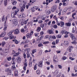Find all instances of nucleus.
I'll list each match as a JSON object with an SVG mask.
<instances>
[{"instance_id": "nucleus-1", "label": "nucleus", "mask_w": 77, "mask_h": 77, "mask_svg": "<svg viewBox=\"0 0 77 77\" xmlns=\"http://www.w3.org/2000/svg\"><path fill=\"white\" fill-rule=\"evenodd\" d=\"M54 29L53 28H51V29H48L47 31V33H49V34H53L54 32Z\"/></svg>"}, {"instance_id": "nucleus-2", "label": "nucleus", "mask_w": 77, "mask_h": 77, "mask_svg": "<svg viewBox=\"0 0 77 77\" xmlns=\"http://www.w3.org/2000/svg\"><path fill=\"white\" fill-rule=\"evenodd\" d=\"M33 31H31L30 32V34L29 33H27L26 35V37L27 38H30L32 36V35H33Z\"/></svg>"}, {"instance_id": "nucleus-3", "label": "nucleus", "mask_w": 77, "mask_h": 77, "mask_svg": "<svg viewBox=\"0 0 77 77\" xmlns=\"http://www.w3.org/2000/svg\"><path fill=\"white\" fill-rule=\"evenodd\" d=\"M18 53H17L15 55V56H18L20 54H21V53L22 52V51L20 49V48H19L18 49Z\"/></svg>"}, {"instance_id": "nucleus-4", "label": "nucleus", "mask_w": 77, "mask_h": 77, "mask_svg": "<svg viewBox=\"0 0 77 77\" xmlns=\"http://www.w3.org/2000/svg\"><path fill=\"white\" fill-rule=\"evenodd\" d=\"M13 24H14L15 26H17L18 24V21L16 19H13Z\"/></svg>"}, {"instance_id": "nucleus-5", "label": "nucleus", "mask_w": 77, "mask_h": 77, "mask_svg": "<svg viewBox=\"0 0 77 77\" xmlns=\"http://www.w3.org/2000/svg\"><path fill=\"white\" fill-rule=\"evenodd\" d=\"M57 6L56 5H54L51 8V11L52 12H54L55 10L56 9Z\"/></svg>"}, {"instance_id": "nucleus-6", "label": "nucleus", "mask_w": 77, "mask_h": 77, "mask_svg": "<svg viewBox=\"0 0 77 77\" xmlns=\"http://www.w3.org/2000/svg\"><path fill=\"white\" fill-rule=\"evenodd\" d=\"M14 33L15 35H18V34H19V33H20L19 30L17 29H15L14 30Z\"/></svg>"}, {"instance_id": "nucleus-7", "label": "nucleus", "mask_w": 77, "mask_h": 77, "mask_svg": "<svg viewBox=\"0 0 77 77\" xmlns=\"http://www.w3.org/2000/svg\"><path fill=\"white\" fill-rule=\"evenodd\" d=\"M17 13H14V12H11V16L12 17V18H15V15H17Z\"/></svg>"}, {"instance_id": "nucleus-8", "label": "nucleus", "mask_w": 77, "mask_h": 77, "mask_svg": "<svg viewBox=\"0 0 77 77\" xmlns=\"http://www.w3.org/2000/svg\"><path fill=\"white\" fill-rule=\"evenodd\" d=\"M18 17L19 18H24V17H25V14H20L19 15Z\"/></svg>"}, {"instance_id": "nucleus-9", "label": "nucleus", "mask_w": 77, "mask_h": 77, "mask_svg": "<svg viewBox=\"0 0 77 77\" xmlns=\"http://www.w3.org/2000/svg\"><path fill=\"white\" fill-rule=\"evenodd\" d=\"M27 63H24V66L23 67V69L25 71H26V68L27 67Z\"/></svg>"}, {"instance_id": "nucleus-10", "label": "nucleus", "mask_w": 77, "mask_h": 77, "mask_svg": "<svg viewBox=\"0 0 77 77\" xmlns=\"http://www.w3.org/2000/svg\"><path fill=\"white\" fill-rule=\"evenodd\" d=\"M54 61L56 62H57V57H56V56H54Z\"/></svg>"}, {"instance_id": "nucleus-11", "label": "nucleus", "mask_w": 77, "mask_h": 77, "mask_svg": "<svg viewBox=\"0 0 77 77\" xmlns=\"http://www.w3.org/2000/svg\"><path fill=\"white\" fill-rule=\"evenodd\" d=\"M6 34V33L5 32H2L1 35H0V37H2L3 38V37H4L5 36V34Z\"/></svg>"}, {"instance_id": "nucleus-12", "label": "nucleus", "mask_w": 77, "mask_h": 77, "mask_svg": "<svg viewBox=\"0 0 77 77\" xmlns=\"http://www.w3.org/2000/svg\"><path fill=\"white\" fill-rule=\"evenodd\" d=\"M64 44L66 46H68V41H65Z\"/></svg>"}, {"instance_id": "nucleus-13", "label": "nucleus", "mask_w": 77, "mask_h": 77, "mask_svg": "<svg viewBox=\"0 0 77 77\" xmlns=\"http://www.w3.org/2000/svg\"><path fill=\"white\" fill-rule=\"evenodd\" d=\"M13 32H14V31L12 30L10 31L8 34V36H10V35H12V33H13Z\"/></svg>"}, {"instance_id": "nucleus-14", "label": "nucleus", "mask_w": 77, "mask_h": 77, "mask_svg": "<svg viewBox=\"0 0 77 77\" xmlns=\"http://www.w3.org/2000/svg\"><path fill=\"white\" fill-rule=\"evenodd\" d=\"M8 4V0H4V5L6 6Z\"/></svg>"}, {"instance_id": "nucleus-15", "label": "nucleus", "mask_w": 77, "mask_h": 77, "mask_svg": "<svg viewBox=\"0 0 77 77\" xmlns=\"http://www.w3.org/2000/svg\"><path fill=\"white\" fill-rule=\"evenodd\" d=\"M27 24V21H23V22H22L21 23V25L22 26H23L24 24Z\"/></svg>"}, {"instance_id": "nucleus-16", "label": "nucleus", "mask_w": 77, "mask_h": 77, "mask_svg": "<svg viewBox=\"0 0 77 77\" xmlns=\"http://www.w3.org/2000/svg\"><path fill=\"white\" fill-rule=\"evenodd\" d=\"M65 25L66 26H71V23L68 22V23H66L65 24Z\"/></svg>"}, {"instance_id": "nucleus-17", "label": "nucleus", "mask_w": 77, "mask_h": 77, "mask_svg": "<svg viewBox=\"0 0 77 77\" xmlns=\"http://www.w3.org/2000/svg\"><path fill=\"white\" fill-rule=\"evenodd\" d=\"M24 1H23V2H20V7H22V6L24 5Z\"/></svg>"}, {"instance_id": "nucleus-18", "label": "nucleus", "mask_w": 77, "mask_h": 77, "mask_svg": "<svg viewBox=\"0 0 77 77\" xmlns=\"http://www.w3.org/2000/svg\"><path fill=\"white\" fill-rule=\"evenodd\" d=\"M71 38L73 41H75L76 40V38H75V37L74 35L72 36Z\"/></svg>"}, {"instance_id": "nucleus-19", "label": "nucleus", "mask_w": 77, "mask_h": 77, "mask_svg": "<svg viewBox=\"0 0 77 77\" xmlns=\"http://www.w3.org/2000/svg\"><path fill=\"white\" fill-rule=\"evenodd\" d=\"M19 11H20V8H17L16 10H15V13H16L17 14V12H19Z\"/></svg>"}, {"instance_id": "nucleus-20", "label": "nucleus", "mask_w": 77, "mask_h": 77, "mask_svg": "<svg viewBox=\"0 0 77 77\" xmlns=\"http://www.w3.org/2000/svg\"><path fill=\"white\" fill-rule=\"evenodd\" d=\"M61 25V27H63L64 26V24H65V23L61 21L60 23Z\"/></svg>"}, {"instance_id": "nucleus-21", "label": "nucleus", "mask_w": 77, "mask_h": 77, "mask_svg": "<svg viewBox=\"0 0 77 77\" xmlns=\"http://www.w3.org/2000/svg\"><path fill=\"white\" fill-rule=\"evenodd\" d=\"M38 65L39 67H42V63L41 62L39 63Z\"/></svg>"}, {"instance_id": "nucleus-22", "label": "nucleus", "mask_w": 77, "mask_h": 77, "mask_svg": "<svg viewBox=\"0 0 77 77\" xmlns=\"http://www.w3.org/2000/svg\"><path fill=\"white\" fill-rule=\"evenodd\" d=\"M12 41L13 42H14L16 44H18L19 43L18 41L17 40H13Z\"/></svg>"}, {"instance_id": "nucleus-23", "label": "nucleus", "mask_w": 77, "mask_h": 77, "mask_svg": "<svg viewBox=\"0 0 77 77\" xmlns=\"http://www.w3.org/2000/svg\"><path fill=\"white\" fill-rule=\"evenodd\" d=\"M24 8H23V7H21L20 8V11L21 12H24Z\"/></svg>"}, {"instance_id": "nucleus-24", "label": "nucleus", "mask_w": 77, "mask_h": 77, "mask_svg": "<svg viewBox=\"0 0 77 77\" xmlns=\"http://www.w3.org/2000/svg\"><path fill=\"white\" fill-rule=\"evenodd\" d=\"M58 72H59L58 71L56 70L54 73V75H57V74H58Z\"/></svg>"}, {"instance_id": "nucleus-25", "label": "nucleus", "mask_w": 77, "mask_h": 77, "mask_svg": "<svg viewBox=\"0 0 77 77\" xmlns=\"http://www.w3.org/2000/svg\"><path fill=\"white\" fill-rule=\"evenodd\" d=\"M6 72H9L10 71H11V70L9 68H7L5 69Z\"/></svg>"}, {"instance_id": "nucleus-26", "label": "nucleus", "mask_w": 77, "mask_h": 77, "mask_svg": "<svg viewBox=\"0 0 77 77\" xmlns=\"http://www.w3.org/2000/svg\"><path fill=\"white\" fill-rule=\"evenodd\" d=\"M21 58H18V63H21Z\"/></svg>"}, {"instance_id": "nucleus-27", "label": "nucleus", "mask_w": 77, "mask_h": 77, "mask_svg": "<svg viewBox=\"0 0 77 77\" xmlns=\"http://www.w3.org/2000/svg\"><path fill=\"white\" fill-rule=\"evenodd\" d=\"M62 37V35L60 34H59L57 36V38H61Z\"/></svg>"}, {"instance_id": "nucleus-28", "label": "nucleus", "mask_w": 77, "mask_h": 77, "mask_svg": "<svg viewBox=\"0 0 77 77\" xmlns=\"http://www.w3.org/2000/svg\"><path fill=\"white\" fill-rule=\"evenodd\" d=\"M12 4L13 5H16V4H17V1H14L12 2Z\"/></svg>"}, {"instance_id": "nucleus-29", "label": "nucleus", "mask_w": 77, "mask_h": 77, "mask_svg": "<svg viewBox=\"0 0 77 77\" xmlns=\"http://www.w3.org/2000/svg\"><path fill=\"white\" fill-rule=\"evenodd\" d=\"M40 30H41V27H38L36 30L37 32H39Z\"/></svg>"}, {"instance_id": "nucleus-30", "label": "nucleus", "mask_w": 77, "mask_h": 77, "mask_svg": "<svg viewBox=\"0 0 77 77\" xmlns=\"http://www.w3.org/2000/svg\"><path fill=\"white\" fill-rule=\"evenodd\" d=\"M35 52H36V49H33L32 50V54H34Z\"/></svg>"}, {"instance_id": "nucleus-31", "label": "nucleus", "mask_w": 77, "mask_h": 77, "mask_svg": "<svg viewBox=\"0 0 77 77\" xmlns=\"http://www.w3.org/2000/svg\"><path fill=\"white\" fill-rule=\"evenodd\" d=\"M38 66V64H36L35 65L34 67V69L35 70H36L37 69V66Z\"/></svg>"}, {"instance_id": "nucleus-32", "label": "nucleus", "mask_w": 77, "mask_h": 77, "mask_svg": "<svg viewBox=\"0 0 77 77\" xmlns=\"http://www.w3.org/2000/svg\"><path fill=\"white\" fill-rule=\"evenodd\" d=\"M11 59H12V57H8L7 59L8 61H10L11 60Z\"/></svg>"}, {"instance_id": "nucleus-33", "label": "nucleus", "mask_w": 77, "mask_h": 77, "mask_svg": "<svg viewBox=\"0 0 77 77\" xmlns=\"http://www.w3.org/2000/svg\"><path fill=\"white\" fill-rule=\"evenodd\" d=\"M51 13V12L50 11V10H48L46 13L47 15H49Z\"/></svg>"}, {"instance_id": "nucleus-34", "label": "nucleus", "mask_w": 77, "mask_h": 77, "mask_svg": "<svg viewBox=\"0 0 77 77\" xmlns=\"http://www.w3.org/2000/svg\"><path fill=\"white\" fill-rule=\"evenodd\" d=\"M38 47H41L43 46V45L42 44H39L38 45Z\"/></svg>"}, {"instance_id": "nucleus-35", "label": "nucleus", "mask_w": 77, "mask_h": 77, "mask_svg": "<svg viewBox=\"0 0 77 77\" xmlns=\"http://www.w3.org/2000/svg\"><path fill=\"white\" fill-rule=\"evenodd\" d=\"M11 68L12 69H15L16 67H15V65L12 66L11 67Z\"/></svg>"}, {"instance_id": "nucleus-36", "label": "nucleus", "mask_w": 77, "mask_h": 77, "mask_svg": "<svg viewBox=\"0 0 77 77\" xmlns=\"http://www.w3.org/2000/svg\"><path fill=\"white\" fill-rule=\"evenodd\" d=\"M2 47H4L5 45L6 44V43L5 42H3L2 44Z\"/></svg>"}, {"instance_id": "nucleus-37", "label": "nucleus", "mask_w": 77, "mask_h": 77, "mask_svg": "<svg viewBox=\"0 0 77 77\" xmlns=\"http://www.w3.org/2000/svg\"><path fill=\"white\" fill-rule=\"evenodd\" d=\"M36 72L37 74H38V75L40 74V71L39 70H37L36 71Z\"/></svg>"}, {"instance_id": "nucleus-38", "label": "nucleus", "mask_w": 77, "mask_h": 77, "mask_svg": "<svg viewBox=\"0 0 77 77\" xmlns=\"http://www.w3.org/2000/svg\"><path fill=\"white\" fill-rule=\"evenodd\" d=\"M72 48H73V47L71 46L70 48H69V52H71V50H72Z\"/></svg>"}, {"instance_id": "nucleus-39", "label": "nucleus", "mask_w": 77, "mask_h": 77, "mask_svg": "<svg viewBox=\"0 0 77 77\" xmlns=\"http://www.w3.org/2000/svg\"><path fill=\"white\" fill-rule=\"evenodd\" d=\"M11 74H12V72H11V71H10L7 72V75H11Z\"/></svg>"}, {"instance_id": "nucleus-40", "label": "nucleus", "mask_w": 77, "mask_h": 77, "mask_svg": "<svg viewBox=\"0 0 77 77\" xmlns=\"http://www.w3.org/2000/svg\"><path fill=\"white\" fill-rule=\"evenodd\" d=\"M14 36L13 35H11L10 37V39H13V38H14Z\"/></svg>"}, {"instance_id": "nucleus-41", "label": "nucleus", "mask_w": 77, "mask_h": 77, "mask_svg": "<svg viewBox=\"0 0 77 77\" xmlns=\"http://www.w3.org/2000/svg\"><path fill=\"white\" fill-rule=\"evenodd\" d=\"M75 31V29L74 28H73L72 29V33H74Z\"/></svg>"}, {"instance_id": "nucleus-42", "label": "nucleus", "mask_w": 77, "mask_h": 77, "mask_svg": "<svg viewBox=\"0 0 77 77\" xmlns=\"http://www.w3.org/2000/svg\"><path fill=\"white\" fill-rule=\"evenodd\" d=\"M75 15V13H74L72 14V17L73 18V19H75V17H74V15Z\"/></svg>"}, {"instance_id": "nucleus-43", "label": "nucleus", "mask_w": 77, "mask_h": 77, "mask_svg": "<svg viewBox=\"0 0 77 77\" xmlns=\"http://www.w3.org/2000/svg\"><path fill=\"white\" fill-rule=\"evenodd\" d=\"M72 44H76L77 42H75V40H74V41L72 42Z\"/></svg>"}, {"instance_id": "nucleus-44", "label": "nucleus", "mask_w": 77, "mask_h": 77, "mask_svg": "<svg viewBox=\"0 0 77 77\" xmlns=\"http://www.w3.org/2000/svg\"><path fill=\"white\" fill-rule=\"evenodd\" d=\"M44 15L42 17V20H45V18L46 17H44Z\"/></svg>"}, {"instance_id": "nucleus-45", "label": "nucleus", "mask_w": 77, "mask_h": 77, "mask_svg": "<svg viewBox=\"0 0 77 77\" xmlns=\"http://www.w3.org/2000/svg\"><path fill=\"white\" fill-rule=\"evenodd\" d=\"M23 56L24 59H26V54L25 53H24L23 54Z\"/></svg>"}, {"instance_id": "nucleus-46", "label": "nucleus", "mask_w": 77, "mask_h": 77, "mask_svg": "<svg viewBox=\"0 0 77 77\" xmlns=\"http://www.w3.org/2000/svg\"><path fill=\"white\" fill-rule=\"evenodd\" d=\"M59 39H57L56 40V43L58 44V43H59Z\"/></svg>"}, {"instance_id": "nucleus-47", "label": "nucleus", "mask_w": 77, "mask_h": 77, "mask_svg": "<svg viewBox=\"0 0 77 77\" xmlns=\"http://www.w3.org/2000/svg\"><path fill=\"white\" fill-rule=\"evenodd\" d=\"M27 57H30V54L29 52L27 53Z\"/></svg>"}, {"instance_id": "nucleus-48", "label": "nucleus", "mask_w": 77, "mask_h": 77, "mask_svg": "<svg viewBox=\"0 0 77 77\" xmlns=\"http://www.w3.org/2000/svg\"><path fill=\"white\" fill-rule=\"evenodd\" d=\"M5 15H3L2 18V21H5Z\"/></svg>"}, {"instance_id": "nucleus-49", "label": "nucleus", "mask_w": 77, "mask_h": 77, "mask_svg": "<svg viewBox=\"0 0 77 77\" xmlns=\"http://www.w3.org/2000/svg\"><path fill=\"white\" fill-rule=\"evenodd\" d=\"M42 51H40L39 52V53H38V54H39V55H40V56H41V55H42Z\"/></svg>"}, {"instance_id": "nucleus-50", "label": "nucleus", "mask_w": 77, "mask_h": 77, "mask_svg": "<svg viewBox=\"0 0 77 77\" xmlns=\"http://www.w3.org/2000/svg\"><path fill=\"white\" fill-rule=\"evenodd\" d=\"M69 59H70V60H74L75 59V58H72V57H69Z\"/></svg>"}, {"instance_id": "nucleus-51", "label": "nucleus", "mask_w": 77, "mask_h": 77, "mask_svg": "<svg viewBox=\"0 0 77 77\" xmlns=\"http://www.w3.org/2000/svg\"><path fill=\"white\" fill-rule=\"evenodd\" d=\"M49 43V42H43L44 44H48Z\"/></svg>"}, {"instance_id": "nucleus-52", "label": "nucleus", "mask_w": 77, "mask_h": 77, "mask_svg": "<svg viewBox=\"0 0 77 77\" xmlns=\"http://www.w3.org/2000/svg\"><path fill=\"white\" fill-rule=\"evenodd\" d=\"M54 29H57V26L56 25H54Z\"/></svg>"}, {"instance_id": "nucleus-53", "label": "nucleus", "mask_w": 77, "mask_h": 77, "mask_svg": "<svg viewBox=\"0 0 77 77\" xmlns=\"http://www.w3.org/2000/svg\"><path fill=\"white\" fill-rule=\"evenodd\" d=\"M38 23L41 24V23H42L43 22V21H42V20H38Z\"/></svg>"}, {"instance_id": "nucleus-54", "label": "nucleus", "mask_w": 77, "mask_h": 77, "mask_svg": "<svg viewBox=\"0 0 77 77\" xmlns=\"http://www.w3.org/2000/svg\"><path fill=\"white\" fill-rule=\"evenodd\" d=\"M32 61H30L29 63V65H30V66H32Z\"/></svg>"}, {"instance_id": "nucleus-55", "label": "nucleus", "mask_w": 77, "mask_h": 77, "mask_svg": "<svg viewBox=\"0 0 77 77\" xmlns=\"http://www.w3.org/2000/svg\"><path fill=\"white\" fill-rule=\"evenodd\" d=\"M35 39H32V43L33 44H35Z\"/></svg>"}, {"instance_id": "nucleus-56", "label": "nucleus", "mask_w": 77, "mask_h": 77, "mask_svg": "<svg viewBox=\"0 0 77 77\" xmlns=\"http://www.w3.org/2000/svg\"><path fill=\"white\" fill-rule=\"evenodd\" d=\"M26 50L28 52V51H29L30 50V49L29 48H28L26 49Z\"/></svg>"}, {"instance_id": "nucleus-57", "label": "nucleus", "mask_w": 77, "mask_h": 77, "mask_svg": "<svg viewBox=\"0 0 77 77\" xmlns=\"http://www.w3.org/2000/svg\"><path fill=\"white\" fill-rule=\"evenodd\" d=\"M21 32H22V33H23V32H25V30H24V29H22L21 30Z\"/></svg>"}, {"instance_id": "nucleus-58", "label": "nucleus", "mask_w": 77, "mask_h": 77, "mask_svg": "<svg viewBox=\"0 0 77 77\" xmlns=\"http://www.w3.org/2000/svg\"><path fill=\"white\" fill-rule=\"evenodd\" d=\"M52 39H56V36H55L54 35H53V36H52Z\"/></svg>"}, {"instance_id": "nucleus-59", "label": "nucleus", "mask_w": 77, "mask_h": 77, "mask_svg": "<svg viewBox=\"0 0 77 77\" xmlns=\"http://www.w3.org/2000/svg\"><path fill=\"white\" fill-rule=\"evenodd\" d=\"M62 74H61V73H59V74L57 75V77H59L60 76H61Z\"/></svg>"}, {"instance_id": "nucleus-60", "label": "nucleus", "mask_w": 77, "mask_h": 77, "mask_svg": "<svg viewBox=\"0 0 77 77\" xmlns=\"http://www.w3.org/2000/svg\"><path fill=\"white\" fill-rule=\"evenodd\" d=\"M58 66L59 67V68H60V69H62V67L61 66V65H58Z\"/></svg>"}, {"instance_id": "nucleus-61", "label": "nucleus", "mask_w": 77, "mask_h": 77, "mask_svg": "<svg viewBox=\"0 0 77 77\" xmlns=\"http://www.w3.org/2000/svg\"><path fill=\"white\" fill-rule=\"evenodd\" d=\"M23 8V9H26V5H24L22 6Z\"/></svg>"}, {"instance_id": "nucleus-62", "label": "nucleus", "mask_w": 77, "mask_h": 77, "mask_svg": "<svg viewBox=\"0 0 77 77\" xmlns=\"http://www.w3.org/2000/svg\"><path fill=\"white\" fill-rule=\"evenodd\" d=\"M52 45H56V43H55V41H54L52 43Z\"/></svg>"}, {"instance_id": "nucleus-63", "label": "nucleus", "mask_w": 77, "mask_h": 77, "mask_svg": "<svg viewBox=\"0 0 77 77\" xmlns=\"http://www.w3.org/2000/svg\"><path fill=\"white\" fill-rule=\"evenodd\" d=\"M66 59H67V58L65 57H63V60H65Z\"/></svg>"}, {"instance_id": "nucleus-64", "label": "nucleus", "mask_w": 77, "mask_h": 77, "mask_svg": "<svg viewBox=\"0 0 77 77\" xmlns=\"http://www.w3.org/2000/svg\"><path fill=\"white\" fill-rule=\"evenodd\" d=\"M38 40H41V35L38 36Z\"/></svg>"}]
</instances>
